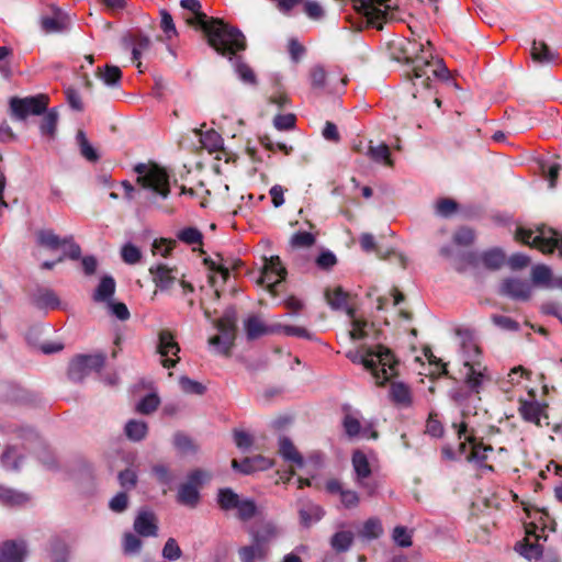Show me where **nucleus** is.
I'll return each mask as SVG.
<instances>
[{"instance_id": "1", "label": "nucleus", "mask_w": 562, "mask_h": 562, "mask_svg": "<svg viewBox=\"0 0 562 562\" xmlns=\"http://www.w3.org/2000/svg\"><path fill=\"white\" fill-rule=\"evenodd\" d=\"M180 5L192 13V16L186 18V23L202 31L209 46L221 56L234 55L238 50L247 49V40L243 32L223 19L209 16L202 12L199 0H181Z\"/></svg>"}, {"instance_id": "2", "label": "nucleus", "mask_w": 562, "mask_h": 562, "mask_svg": "<svg viewBox=\"0 0 562 562\" xmlns=\"http://www.w3.org/2000/svg\"><path fill=\"white\" fill-rule=\"evenodd\" d=\"M429 48L422 43L411 40H401L392 46V57L397 61L412 65L406 71V77L416 87L429 89L432 77L448 79L449 70L442 59H435L430 49L431 43L427 41Z\"/></svg>"}, {"instance_id": "3", "label": "nucleus", "mask_w": 562, "mask_h": 562, "mask_svg": "<svg viewBox=\"0 0 562 562\" xmlns=\"http://www.w3.org/2000/svg\"><path fill=\"white\" fill-rule=\"evenodd\" d=\"M347 358L352 363L361 364L370 371L378 385H384L397 375L398 360L393 351L383 345L350 351L347 353Z\"/></svg>"}, {"instance_id": "4", "label": "nucleus", "mask_w": 562, "mask_h": 562, "mask_svg": "<svg viewBox=\"0 0 562 562\" xmlns=\"http://www.w3.org/2000/svg\"><path fill=\"white\" fill-rule=\"evenodd\" d=\"M515 238L524 245L540 250L542 254H552L558 249L562 257V237H559L554 228L544 224L537 225L535 229L518 227Z\"/></svg>"}, {"instance_id": "5", "label": "nucleus", "mask_w": 562, "mask_h": 562, "mask_svg": "<svg viewBox=\"0 0 562 562\" xmlns=\"http://www.w3.org/2000/svg\"><path fill=\"white\" fill-rule=\"evenodd\" d=\"M134 171L138 175L137 182L145 189L151 190L161 199L170 194V182L167 170L157 164H137Z\"/></svg>"}, {"instance_id": "6", "label": "nucleus", "mask_w": 562, "mask_h": 562, "mask_svg": "<svg viewBox=\"0 0 562 562\" xmlns=\"http://www.w3.org/2000/svg\"><path fill=\"white\" fill-rule=\"evenodd\" d=\"M49 97L46 93H38L30 97H12L9 101L11 116L24 121L31 115H42L49 105Z\"/></svg>"}, {"instance_id": "7", "label": "nucleus", "mask_w": 562, "mask_h": 562, "mask_svg": "<svg viewBox=\"0 0 562 562\" xmlns=\"http://www.w3.org/2000/svg\"><path fill=\"white\" fill-rule=\"evenodd\" d=\"M214 326L221 333L209 339L212 346H221V352L228 357L231 356L232 347L236 338V310L232 306L228 307L223 317L214 322Z\"/></svg>"}, {"instance_id": "8", "label": "nucleus", "mask_w": 562, "mask_h": 562, "mask_svg": "<svg viewBox=\"0 0 562 562\" xmlns=\"http://www.w3.org/2000/svg\"><path fill=\"white\" fill-rule=\"evenodd\" d=\"M209 479L210 474L204 470L196 469L190 472L188 481L178 488L177 502L181 505L194 508L200 502L199 487Z\"/></svg>"}, {"instance_id": "9", "label": "nucleus", "mask_w": 562, "mask_h": 562, "mask_svg": "<svg viewBox=\"0 0 562 562\" xmlns=\"http://www.w3.org/2000/svg\"><path fill=\"white\" fill-rule=\"evenodd\" d=\"M104 362L103 353L78 355L69 363L68 376L74 382H81L92 371H100Z\"/></svg>"}, {"instance_id": "10", "label": "nucleus", "mask_w": 562, "mask_h": 562, "mask_svg": "<svg viewBox=\"0 0 562 562\" xmlns=\"http://www.w3.org/2000/svg\"><path fill=\"white\" fill-rule=\"evenodd\" d=\"M452 427L457 430V436L459 439L464 438L463 441L459 443L460 453H464L467 449V442L471 445V451L467 456L469 461L475 460L482 462L487 459V452L492 451V446H485L482 442L476 441L472 434H468V425L465 422L453 423Z\"/></svg>"}, {"instance_id": "11", "label": "nucleus", "mask_w": 562, "mask_h": 562, "mask_svg": "<svg viewBox=\"0 0 562 562\" xmlns=\"http://www.w3.org/2000/svg\"><path fill=\"white\" fill-rule=\"evenodd\" d=\"M286 277V269L283 267L280 258L273 256L266 260L261 270L260 278L258 279L259 284H266L268 291L276 295V286L282 282Z\"/></svg>"}, {"instance_id": "12", "label": "nucleus", "mask_w": 562, "mask_h": 562, "mask_svg": "<svg viewBox=\"0 0 562 562\" xmlns=\"http://www.w3.org/2000/svg\"><path fill=\"white\" fill-rule=\"evenodd\" d=\"M499 294L516 301H528L531 296V288L526 280L506 278L501 283Z\"/></svg>"}, {"instance_id": "13", "label": "nucleus", "mask_w": 562, "mask_h": 562, "mask_svg": "<svg viewBox=\"0 0 562 562\" xmlns=\"http://www.w3.org/2000/svg\"><path fill=\"white\" fill-rule=\"evenodd\" d=\"M133 528L140 537L158 536V519L154 512L140 509L134 519Z\"/></svg>"}, {"instance_id": "14", "label": "nucleus", "mask_w": 562, "mask_h": 562, "mask_svg": "<svg viewBox=\"0 0 562 562\" xmlns=\"http://www.w3.org/2000/svg\"><path fill=\"white\" fill-rule=\"evenodd\" d=\"M325 490L328 494L339 495L342 506L347 509L358 507L360 503L359 494L353 490L344 488L341 482L337 479H330L325 483Z\"/></svg>"}, {"instance_id": "15", "label": "nucleus", "mask_w": 562, "mask_h": 562, "mask_svg": "<svg viewBox=\"0 0 562 562\" xmlns=\"http://www.w3.org/2000/svg\"><path fill=\"white\" fill-rule=\"evenodd\" d=\"M69 24V16L58 8L53 9V15L41 18V27L46 34L61 33Z\"/></svg>"}, {"instance_id": "16", "label": "nucleus", "mask_w": 562, "mask_h": 562, "mask_svg": "<svg viewBox=\"0 0 562 562\" xmlns=\"http://www.w3.org/2000/svg\"><path fill=\"white\" fill-rule=\"evenodd\" d=\"M325 515V510L322 506L311 502H300L299 517L300 522L305 528H310L312 525L318 522Z\"/></svg>"}, {"instance_id": "17", "label": "nucleus", "mask_w": 562, "mask_h": 562, "mask_svg": "<svg viewBox=\"0 0 562 562\" xmlns=\"http://www.w3.org/2000/svg\"><path fill=\"white\" fill-rule=\"evenodd\" d=\"M25 554L23 541L8 540L0 544V562H23Z\"/></svg>"}, {"instance_id": "18", "label": "nucleus", "mask_w": 562, "mask_h": 562, "mask_svg": "<svg viewBox=\"0 0 562 562\" xmlns=\"http://www.w3.org/2000/svg\"><path fill=\"white\" fill-rule=\"evenodd\" d=\"M31 302L41 310H56L60 305L57 294L48 288H37L31 296Z\"/></svg>"}, {"instance_id": "19", "label": "nucleus", "mask_w": 562, "mask_h": 562, "mask_svg": "<svg viewBox=\"0 0 562 562\" xmlns=\"http://www.w3.org/2000/svg\"><path fill=\"white\" fill-rule=\"evenodd\" d=\"M244 326L249 340L257 339L263 335L277 334V325L267 326L257 315L249 316L245 321Z\"/></svg>"}, {"instance_id": "20", "label": "nucleus", "mask_w": 562, "mask_h": 562, "mask_svg": "<svg viewBox=\"0 0 562 562\" xmlns=\"http://www.w3.org/2000/svg\"><path fill=\"white\" fill-rule=\"evenodd\" d=\"M278 452L284 461L290 462L299 468L303 467L304 459L289 437L281 436L279 438Z\"/></svg>"}, {"instance_id": "21", "label": "nucleus", "mask_w": 562, "mask_h": 562, "mask_svg": "<svg viewBox=\"0 0 562 562\" xmlns=\"http://www.w3.org/2000/svg\"><path fill=\"white\" fill-rule=\"evenodd\" d=\"M115 289L116 283L114 278L111 276H103L92 294V300L95 303H110L115 293Z\"/></svg>"}, {"instance_id": "22", "label": "nucleus", "mask_w": 562, "mask_h": 562, "mask_svg": "<svg viewBox=\"0 0 562 562\" xmlns=\"http://www.w3.org/2000/svg\"><path fill=\"white\" fill-rule=\"evenodd\" d=\"M243 50L236 52L234 55L226 56L231 61L234 63L235 71L237 72L240 80L245 83L255 86L257 85V77L251 69V67L244 61L243 57L239 55Z\"/></svg>"}, {"instance_id": "23", "label": "nucleus", "mask_w": 562, "mask_h": 562, "mask_svg": "<svg viewBox=\"0 0 562 562\" xmlns=\"http://www.w3.org/2000/svg\"><path fill=\"white\" fill-rule=\"evenodd\" d=\"M153 274L154 282L160 290H169L176 282L172 269L166 265H158L149 269Z\"/></svg>"}, {"instance_id": "24", "label": "nucleus", "mask_w": 562, "mask_h": 562, "mask_svg": "<svg viewBox=\"0 0 562 562\" xmlns=\"http://www.w3.org/2000/svg\"><path fill=\"white\" fill-rule=\"evenodd\" d=\"M519 413L526 422L533 423L537 426H541L542 416L548 418L546 406H541L539 403L535 402H522L519 407Z\"/></svg>"}, {"instance_id": "25", "label": "nucleus", "mask_w": 562, "mask_h": 562, "mask_svg": "<svg viewBox=\"0 0 562 562\" xmlns=\"http://www.w3.org/2000/svg\"><path fill=\"white\" fill-rule=\"evenodd\" d=\"M351 463L356 473V481L362 484L364 479H368L372 471L367 456L361 450H355L351 457Z\"/></svg>"}, {"instance_id": "26", "label": "nucleus", "mask_w": 562, "mask_h": 562, "mask_svg": "<svg viewBox=\"0 0 562 562\" xmlns=\"http://www.w3.org/2000/svg\"><path fill=\"white\" fill-rule=\"evenodd\" d=\"M30 495L0 484V503L4 506H21L29 503Z\"/></svg>"}, {"instance_id": "27", "label": "nucleus", "mask_w": 562, "mask_h": 562, "mask_svg": "<svg viewBox=\"0 0 562 562\" xmlns=\"http://www.w3.org/2000/svg\"><path fill=\"white\" fill-rule=\"evenodd\" d=\"M37 244L50 250H56L60 246L68 244L71 240V236L60 238L52 229H41L36 234Z\"/></svg>"}, {"instance_id": "28", "label": "nucleus", "mask_w": 562, "mask_h": 562, "mask_svg": "<svg viewBox=\"0 0 562 562\" xmlns=\"http://www.w3.org/2000/svg\"><path fill=\"white\" fill-rule=\"evenodd\" d=\"M131 43L133 45L132 48V61L137 67L140 68V56L143 53L147 52L151 46V41L147 35L142 33H135L130 36Z\"/></svg>"}, {"instance_id": "29", "label": "nucleus", "mask_w": 562, "mask_h": 562, "mask_svg": "<svg viewBox=\"0 0 562 562\" xmlns=\"http://www.w3.org/2000/svg\"><path fill=\"white\" fill-rule=\"evenodd\" d=\"M277 535L278 530L276 526L271 522H267L251 532V541L269 550V544Z\"/></svg>"}, {"instance_id": "30", "label": "nucleus", "mask_w": 562, "mask_h": 562, "mask_svg": "<svg viewBox=\"0 0 562 562\" xmlns=\"http://www.w3.org/2000/svg\"><path fill=\"white\" fill-rule=\"evenodd\" d=\"M43 114L44 116L40 123V132L43 136L53 139L57 131V124L59 119L58 110L57 108H47L46 112H44Z\"/></svg>"}, {"instance_id": "31", "label": "nucleus", "mask_w": 562, "mask_h": 562, "mask_svg": "<svg viewBox=\"0 0 562 562\" xmlns=\"http://www.w3.org/2000/svg\"><path fill=\"white\" fill-rule=\"evenodd\" d=\"M158 352L162 357H167L169 353L177 356L180 351L178 342L175 340V336L168 329L160 330L158 335Z\"/></svg>"}, {"instance_id": "32", "label": "nucleus", "mask_w": 562, "mask_h": 562, "mask_svg": "<svg viewBox=\"0 0 562 562\" xmlns=\"http://www.w3.org/2000/svg\"><path fill=\"white\" fill-rule=\"evenodd\" d=\"M453 265L457 271L463 272L468 268H479L481 266V254L476 251H462L453 259Z\"/></svg>"}, {"instance_id": "33", "label": "nucleus", "mask_w": 562, "mask_h": 562, "mask_svg": "<svg viewBox=\"0 0 562 562\" xmlns=\"http://www.w3.org/2000/svg\"><path fill=\"white\" fill-rule=\"evenodd\" d=\"M366 155L369 156L374 162L384 164L385 166L389 167L393 166L390 148L384 143L374 146L372 144V140H370Z\"/></svg>"}, {"instance_id": "34", "label": "nucleus", "mask_w": 562, "mask_h": 562, "mask_svg": "<svg viewBox=\"0 0 562 562\" xmlns=\"http://www.w3.org/2000/svg\"><path fill=\"white\" fill-rule=\"evenodd\" d=\"M530 55L533 61L539 64H548L555 59L557 53L552 52L543 41H533Z\"/></svg>"}, {"instance_id": "35", "label": "nucleus", "mask_w": 562, "mask_h": 562, "mask_svg": "<svg viewBox=\"0 0 562 562\" xmlns=\"http://www.w3.org/2000/svg\"><path fill=\"white\" fill-rule=\"evenodd\" d=\"M269 550L260 547L251 541V544L239 548L238 555L240 562H255L256 560L263 561L267 559Z\"/></svg>"}, {"instance_id": "36", "label": "nucleus", "mask_w": 562, "mask_h": 562, "mask_svg": "<svg viewBox=\"0 0 562 562\" xmlns=\"http://www.w3.org/2000/svg\"><path fill=\"white\" fill-rule=\"evenodd\" d=\"M505 263V254L499 248H493L481 254V265L488 270H498Z\"/></svg>"}, {"instance_id": "37", "label": "nucleus", "mask_w": 562, "mask_h": 562, "mask_svg": "<svg viewBox=\"0 0 562 562\" xmlns=\"http://www.w3.org/2000/svg\"><path fill=\"white\" fill-rule=\"evenodd\" d=\"M355 535L350 530H341L335 532L330 538V547L337 553L347 552L352 542Z\"/></svg>"}, {"instance_id": "38", "label": "nucleus", "mask_w": 562, "mask_h": 562, "mask_svg": "<svg viewBox=\"0 0 562 562\" xmlns=\"http://www.w3.org/2000/svg\"><path fill=\"white\" fill-rule=\"evenodd\" d=\"M531 280L536 285L558 288L557 285H554L557 283V279L552 281L551 269L544 265H537L532 268Z\"/></svg>"}, {"instance_id": "39", "label": "nucleus", "mask_w": 562, "mask_h": 562, "mask_svg": "<svg viewBox=\"0 0 562 562\" xmlns=\"http://www.w3.org/2000/svg\"><path fill=\"white\" fill-rule=\"evenodd\" d=\"M97 77L110 87H117L122 80V71L117 66L105 65L104 68H97Z\"/></svg>"}, {"instance_id": "40", "label": "nucleus", "mask_w": 562, "mask_h": 562, "mask_svg": "<svg viewBox=\"0 0 562 562\" xmlns=\"http://www.w3.org/2000/svg\"><path fill=\"white\" fill-rule=\"evenodd\" d=\"M464 367L467 369V385L470 387L471 391L479 393L482 382L485 378L484 372L481 369H476L475 364H472L469 361L464 362Z\"/></svg>"}, {"instance_id": "41", "label": "nucleus", "mask_w": 562, "mask_h": 562, "mask_svg": "<svg viewBox=\"0 0 562 562\" xmlns=\"http://www.w3.org/2000/svg\"><path fill=\"white\" fill-rule=\"evenodd\" d=\"M50 562H67L69 549L67 543L58 536L50 539Z\"/></svg>"}, {"instance_id": "42", "label": "nucleus", "mask_w": 562, "mask_h": 562, "mask_svg": "<svg viewBox=\"0 0 562 562\" xmlns=\"http://www.w3.org/2000/svg\"><path fill=\"white\" fill-rule=\"evenodd\" d=\"M240 502V497L237 493H235L232 488L225 487L218 490L217 493V503L221 509L223 510H232L236 509Z\"/></svg>"}, {"instance_id": "43", "label": "nucleus", "mask_w": 562, "mask_h": 562, "mask_svg": "<svg viewBox=\"0 0 562 562\" xmlns=\"http://www.w3.org/2000/svg\"><path fill=\"white\" fill-rule=\"evenodd\" d=\"M325 297L331 308L344 310L347 307L349 295L341 286H337L334 290H326Z\"/></svg>"}, {"instance_id": "44", "label": "nucleus", "mask_w": 562, "mask_h": 562, "mask_svg": "<svg viewBox=\"0 0 562 562\" xmlns=\"http://www.w3.org/2000/svg\"><path fill=\"white\" fill-rule=\"evenodd\" d=\"M124 431L130 440L140 441L146 437L148 427L145 422L131 419L126 423Z\"/></svg>"}, {"instance_id": "45", "label": "nucleus", "mask_w": 562, "mask_h": 562, "mask_svg": "<svg viewBox=\"0 0 562 562\" xmlns=\"http://www.w3.org/2000/svg\"><path fill=\"white\" fill-rule=\"evenodd\" d=\"M383 533V527L380 519L372 517L364 521L359 536L367 540L378 539Z\"/></svg>"}, {"instance_id": "46", "label": "nucleus", "mask_w": 562, "mask_h": 562, "mask_svg": "<svg viewBox=\"0 0 562 562\" xmlns=\"http://www.w3.org/2000/svg\"><path fill=\"white\" fill-rule=\"evenodd\" d=\"M392 401L403 406H408L412 403L411 391L404 383H393L390 391Z\"/></svg>"}, {"instance_id": "47", "label": "nucleus", "mask_w": 562, "mask_h": 562, "mask_svg": "<svg viewBox=\"0 0 562 562\" xmlns=\"http://www.w3.org/2000/svg\"><path fill=\"white\" fill-rule=\"evenodd\" d=\"M77 143H78V146H79V149H80V154L88 160V161H91V162H95L99 160V155L97 153V150L92 147V145L90 144V142L88 140L87 136H86V133L81 130L78 131L77 133Z\"/></svg>"}, {"instance_id": "48", "label": "nucleus", "mask_w": 562, "mask_h": 562, "mask_svg": "<svg viewBox=\"0 0 562 562\" xmlns=\"http://www.w3.org/2000/svg\"><path fill=\"white\" fill-rule=\"evenodd\" d=\"M540 169L543 177L549 182V188H555L559 173L562 169L561 165L558 161H542Z\"/></svg>"}, {"instance_id": "49", "label": "nucleus", "mask_w": 562, "mask_h": 562, "mask_svg": "<svg viewBox=\"0 0 562 562\" xmlns=\"http://www.w3.org/2000/svg\"><path fill=\"white\" fill-rule=\"evenodd\" d=\"M475 240V232L468 227H459L452 235V241L457 246L469 247Z\"/></svg>"}, {"instance_id": "50", "label": "nucleus", "mask_w": 562, "mask_h": 562, "mask_svg": "<svg viewBox=\"0 0 562 562\" xmlns=\"http://www.w3.org/2000/svg\"><path fill=\"white\" fill-rule=\"evenodd\" d=\"M277 333H283L286 336H295L307 340H316L315 334L300 326L277 324Z\"/></svg>"}, {"instance_id": "51", "label": "nucleus", "mask_w": 562, "mask_h": 562, "mask_svg": "<svg viewBox=\"0 0 562 562\" xmlns=\"http://www.w3.org/2000/svg\"><path fill=\"white\" fill-rule=\"evenodd\" d=\"M180 241L187 245H202L203 234L196 227H186L177 234Z\"/></svg>"}, {"instance_id": "52", "label": "nucleus", "mask_w": 562, "mask_h": 562, "mask_svg": "<svg viewBox=\"0 0 562 562\" xmlns=\"http://www.w3.org/2000/svg\"><path fill=\"white\" fill-rule=\"evenodd\" d=\"M159 404V397L156 394L150 393L139 401L136 411L140 414L149 415L158 408Z\"/></svg>"}, {"instance_id": "53", "label": "nucleus", "mask_w": 562, "mask_h": 562, "mask_svg": "<svg viewBox=\"0 0 562 562\" xmlns=\"http://www.w3.org/2000/svg\"><path fill=\"white\" fill-rule=\"evenodd\" d=\"M237 517L243 521H247L256 516L257 505L252 499H240L237 506Z\"/></svg>"}, {"instance_id": "54", "label": "nucleus", "mask_w": 562, "mask_h": 562, "mask_svg": "<svg viewBox=\"0 0 562 562\" xmlns=\"http://www.w3.org/2000/svg\"><path fill=\"white\" fill-rule=\"evenodd\" d=\"M179 384L181 390L188 394L203 395L206 391V387L202 383L194 381L186 375L180 376Z\"/></svg>"}, {"instance_id": "55", "label": "nucleus", "mask_w": 562, "mask_h": 562, "mask_svg": "<svg viewBox=\"0 0 562 562\" xmlns=\"http://www.w3.org/2000/svg\"><path fill=\"white\" fill-rule=\"evenodd\" d=\"M162 558L168 561H177L182 557V550L175 538H168L162 551Z\"/></svg>"}, {"instance_id": "56", "label": "nucleus", "mask_w": 562, "mask_h": 562, "mask_svg": "<svg viewBox=\"0 0 562 562\" xmlns=\"http://www.w3.org/2000/svg\"><path fill=\"white\" fill-rule=\"evenodd\" d=\"M393 541L402 548H407L412 546V531H409L404 526H396L392 532Z\"/></svg>"}, {"instance_id": "57", "label": "nucleus", "mask_w": 562, "mask_h": 562, "mask_svg": "<svg viewBox=\"0 0 562 562\" xmlns=\"http://www.w3.org/2000/svg\"><path fill=\"white\" fill-rule=\"evenodd\" d=\"M142 540L132 532H125L123 536V551L125 554H135L142 550Z\"/></svg>"}, {"instance_id": "58", "label": "nucleus", "mask_w": 562, "mask_h": 562, "mask_svg": "<svg viewBox=\"0 0 562 562\" xmlns=\"http://www.w3.org/2000/svg\"><path fill=\"white\" fill-rule=\"evenodd\" d=\"M151 473L156 477L157 482L161 485L169 486L173 482V474L169 468L165 464H155L151 468Z\"/></svg>"}, {"instance_id": "59", "label": "nucleus", "mask_w": 562, "mask_h": 562, "mask_svg": "<svg viewBox=\"0 0 562 562\" xmlns=\"http://www.w3.org/2000/svg\"><path fill=\"white\" fill-rule=\"evenodd\" d=\"M201 143L210 151H215L222 147L223 138L217 132L211 130L201 136Z\"/></svg>"}, {"instance_id": "60", "label": "nucleus", "mask_w": 562, "mask_h": 562, "mask_svg": "<svg viewBox=\"0 0 562 562\" xmlns=\"http://www.w3.org/2000/svg\"><path fill=\"white\" fill-rule=\"evenodd\" d=\"M458 211V203L449 198H442L436 203V213L442 217H449Z\"/></svg>"}, {"instance_id": "61", "label": "nucleus", "mask_w": 562, "mask_h": 562, "mask_svg": "<svg viewBox=\"0 0 562 562\" xmlns=\"http://www.w3.org/2000/svg\"><path fill=\"white\" fill-rule=\"evenodd\" d=\"M121 256L125 263L135 265L140 260L142 252L135 245L127 243L122 247Z\"/></svg>"}, {"instance_id": "62", "label": "nucleus", "mask_w": 562, "mask_h": 562, "mask_svg": "<svg viewBox=\"0 0 562 562\" xmlns=\"http://www.w3.org/2000/svg\"><path fill=\"white\" fill-rule=\"evenodd\" d=\"M303 12L312 20L318 21L325 15L323 7L315 0H304Z\"/></svg>"}, {"instance_id": "63", "label": "nucleus", "mask_w": 562, "mask_h": 562, "mask_svg": "<svg viewBox=\"0 0 562 562\" xmlns=\"http://www.w3.org/2000/svg\"><path fill=\"white\" fill-rule=\"evenodd\" d=\"M290 244L294 248L311 247L315 244V236L308 232H297L291 237Z\"/></svg>"}, {"instance_id": "64", "label": "nucleus", "mask_w": 562, "mask_h": 562, "mask_svg": "<svg viewBox=\"0 0 562 562\" xmlns=\"http://www.w3.org/2000/svg\"><path fill=\"white\" fill-rule=\"evenodd\" d=\"M21 457H18L13 447L8 448L1 456V462L4 468L18 471L20 469Z\"/></svg>"}]
</instances>
